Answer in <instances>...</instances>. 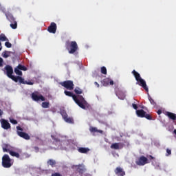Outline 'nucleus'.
<instances>
[{
  "label": "nucleus",
  "mask_w": 176,
  "mask_h": 176,
  "mask_svg": "<svg viewBox=\"0 0 176 176\" xmlns=\"http://www.w3.org/2000/svg\"><path fill=\"white\" fill-rule=\"evenodd\" d=\"M13 166V162H12V159L9 157V155L5 154L2 157V166L4 168H10Z\"/></svg>",
  "instance_id": "4"
},
{
  "label": "nucleus",
  "mask_w": 176,
  "mask_h": 176,
  "mask_svg": "<svg viewBox=\"0 0 176 176\" xmlns=\"http://www.w3.org/2000/svg\"><path fill=\"white\" fill-rule=\"evenodd\" d=\"M2 149H3V152H10V146H9V144H2Z\"/></svg>",
  "instance_id": "21"
},
{
  "label": "nucleus",
  "mask_w": 176,
  "mask_h": 176,
  "mask_svg": "<svg viewBox=\"0 0 176 176\" xmlns=\"http://www.w3.org/2000/svg\"><path fill=\"white\" fill-rule=\"evenodd\" d=\"M5 14L8 21L11 23L10 27H11L12 30H16V28H17V21H16V19L13 16V14L10 12H6Z\"/></svg>",
  "instance_id": "5"
},
{
  "label": "nucleus",
  "mask_w": 176,
  "mask_h": 176,
  "mask_svg": "<svg viewBox=\"0 0 176 176\" xmlns=\"http://www.w3.org/2000/svg\"><path fill=\"white\" fill-rule=\"evenodd\" d=\"M14 72L16 75H19V76H23V72L21 70H19V69L18 67H16L14 69Z\"/></svg>",
  "instance_id": "28"
},
{
  "label": "nucleus",
  "mask_w": 176,
  "mask_h": 176,
  "mask_svg": "<svg viewBox=\"0 0 176 176\" xmlns=\"http://www.w3.org/2000/svg\"><path fill=\"white\" fill-rule=\"evenodd\" d=\"M10 79H12V80H14V82H16V83H17V82H19V79L20 78V76H13V74L9 77Z\"/></svg>",
  "instance_id": "29"
},
{
  "label": "nucleus",
  "mask_w": 176,
  "mask_h": 176,
  "mask_svg": "<svg viewBox=\"0 0 176 176\" xmlns=\"http://www.w3.org/2000/svg\"><path fill=\"white\" fill-rule=\"evenodd\" d=\"M89 130H90L91 133H100V134H102V133H104V131L102 130H98V129H97L96 127H94V126H91L89 128Z\"/></svg>",
  "instance_id": "22"
},
{
  "label": "nucleus",
  "mask_w": 176,
  "mask_h": 176,
  "mask_svg": "<svg viewBox=\"0 0 176 176\" xmlns=\"http://www.w3.org/2000/svg\"><path fill=\"white\" fill-rule=\"evenodd\" d=\"M2 57H3L4 58H8V57H10V52H9V51H4L2 53Z\"/></svg>",
  "instance_id": "25"
},
{
  "label": "nucleus",
  "mask_w": 176,
  "mask_h": 176,
  "mask_svg": "<svg viewBox=\"0 0 176 176\" xmlns=\"http://www.w3.org/2000/svg\"><path fill=\"white\" fill-rule=\"evenodd\" d=\"M0 41L1 42H9V38L3 34H0Z\"/></svg>",
  "instance_id": "23"
},
{
  "label": "nucleus",
  "mask_w": 176,
  "mask_h": 176,
  "mask_svg": "<svg viewBox=\"0 0 176 176\" xmlns=\"http://www.w3.org/2000/svg\"><path fill=\"white\" fill-rule=\"evenodd\" d=\"M51 138H52V140H54V141H55V142H60V139L58 138H56V136L52 135Z\"/></svg>",
  "instance_id": "36"
},
{
  "label": "nucleus",
  "mask_w": 176,
  "mask_h": 176,
  "mask_svg": "<svg viewBox=\"0 0 176 176\" xmlns=\"http://www.w3.org/2000/svg\"><path fill=\"white\" fill-rule=\"evenodd\" d=\"M132 74H133V76L135 77V80L137 81V85H138L139 86H141V87L144 89V90H146L147 92L149 91V89L148 88V86L146 85V82L145 81V80H144V79H142V78H141V75L140 74V73H138L135 70H133Z\"/></svg>",
  "instance_id": "2"
},
{
  "label": "nucleus",
  "mask_w": 176,
  "mask_h": 176,
  "mask_svg": "<svg viewBox=\"0 0 176 176\" xmlns=\"http://www.w3.org/2000/svg\"><path fill=\"white\" fill-rule=\"evenodd\" d=\"M34 149L36 151V152H39V147L35 146Z\"/></svg>",
  "instance_id": "47"
},
{
  "label": "nucleus",
  "mask_w": 176,
  "mask_h": 176,
  "mask_svg": "<svg viewBox=\"0 0 176 176\" xmlns=\"http://www.w3.org/2000/svg\"><path fill=\"white\" fill-rule=\"evenodd\" d=\"M132 107L133 108V109H138V106H137V104H132Z\"/></svg>",
  "instance_id": "43"
},
{
  "label": "nucleus",
  "mask_w": 176,
  "mask_h": 176,
  "mask_svg": "<svg viewBox=\"0 0 176 176\" xmlns=\"http://www.w3.org/2000/svg\"><path fill=\"white\" fill-rule=\"evenodd\" d=\"M47 31L50 34H54L57 31V25L54 22H52L50 25L47 28Z\"/></svg>",
  "instance_id": "11"
},
{
  "label": "nucleus",
  "mask_w": 176,
  "mask_h": 176,
  "mask_svg": "<svg viewBox=\"0 0 176 176\" xmlns=\"http://www.w3.org/2000/svg\"><path fill=\"white\" fill-rule=\"evenodd\" d=\"M52 176H62V175H61V174H60L58 173H55L52 174Z\"/></svg>",
  "instance_id": "44"
},
{
  "label": "nucleus",
  "mask_w": 176,
  "mask_h": 176,
  "mask_svg": "<svg viewBox=\"0 0 176 176\" xmlns=\"http://www.w3.org/2000/svg\"><path fill=\"white\" fill-rule=\"evenodd\" d=\"M50 103L49 102H43L41 104L42 108H49Z\"/></svg>",
  "instance_id": "31"
},
{
  "label": "nucleus",
  "mask_w": 176,
  "mask_h": 176,
  "mask_svg": "<svg viewBox=\"0 0 176 176\" xmlns=\"http://www.w3.org/2000/svg\"><path fill=\"white\" fill-rule=\"evenodd\" d=\"M6 71V75L8 78L11 77L13 75V67L10 65H6L5 67Z\"/></svg>",
  "instance_id": "17"
},
{
  "label": "nucleus",
  "mask_w": 176,
  "mask_h": 176,
  "mask_svg": "<svg viewBox=\"0 0 176 176\" xmlns=\"http://www.w3.org/2000/svg\"><path fill=\"white\" fill-rule=\"evenodd\" d=\"M65 96H67V97H72L74 101L80 107V108H82V109H86V107H87V102L86 100H85V98H83L82 96H76L74 94V93L65 90L64 91Z\"/></svg>",
  "instance_id": "1"
},
{
  "label": "nucleus",
  "mask_w": 176,
  "mask_h": 176,
  "mask_svg": "<svg viewBox=\"0 0 176 176\" xmlns=\"http://www.w3.org/2000/svg\"><path fill=\"white\" fill-rule=\"evenodd\" d=\"M148 163V158L145 156L140 157L138 161H136V164L138 166H145Z\"/></svg>",
  "instance_id": "10"
},
{
  "label": "nucleus",
  "mask_w": 176,
  "mask_h": 176,
  "mask_svg": "<svg viewBox=\"0 0 176 176\" xmlns=\"http://www.w3.org/2000/svg\"><path fill=\"white\" fill-rule=\"evenodd\" d=\"M166 156H169V155H171V150L170 149H168L167 148L166 149Z\"/></svg>",
  "instance_id": "41"
},
{
  "label": "nucleus",
  "mask_w": 176,
  "mask_h": 176,
  "mask_svg": "<svg viewBox=\"0 0 176 176\" xmlns=\"http://www.w3.org/2000/svg\"><path fill=\"white\" fill-rule=\"evenodd\" d=\"M9 153L11 156H13L14 157H17L19 159V157H20V154L19 153L14 152V151H9Z\"/></svg>",
  "instance_id": "26"
},
{
  "label": "nucleus",
  "mask_w": 176,
  "mask_h": 176,
  "mask_svg": "<svg viewBox=\"0 0 176 176\" xmlns=\"http://www.w3.org/2000/svg\"><path fill=\"white\" fill-rule=\"evenodd\" d=\"M17 135L21 137V138H23V140H30L31 137H30V135L25 132H23V128H21L20 126H16Z\"/></svg>",
  "instance_id": "8"
},
{
  "label": "nucleus",
  "mask_w": 176,
  "mask_h": 176,
  "mask_svg": "<svg viewBox=\"0 0 176 176\" xmlns=\"http://www.w3.org/2000/svg\"><path fill=\"white\" fill-rule=\"evenodd\" d=\"M116 94L120 100H124L126 98V92H124L119 89H117L116 90Z\"/></svg>",
  "instance_id": "12"
},
{
  "label": "nucleus",
  "mask_w": 176,
  "mask_h": 176,
  "mask_svg": "<svg viewBox=\"0 0 176 176\" xmlns=\"http://www.w3.org/2000/svg\"><path fill=\"white\" fill-rule=\"evenodd\" d=\"M18 82H19V83H22L23 85H25V80H24V78H22L20 76H19V78L18 80Z\"/></svg>",
  "instance_id": "37"
},
{
  "label": "nucleus",
  "mask_w": 176,
  "mask_h": 176,
  "mask_svg": "<svg viewBox=\"0 0 176 176\" xmlns=\"http://www.w3.org/2000/svg\"><path fill=\"white\" fill-rule=\"evenodd\" d=\"M31 98H32V100H33V101H36L37 102L38 101H45L46 100L44 98V96H42V94H39V92L38 91H34L32 93Z\"/></svg>",
  "instance_id": "6"
},
{
  "label": "nucleus",
  "mask_w": 176,
  "mask_h": 176,
  "mask_svg": "<svg viewBox=\"0 0 176 176\" xmlns=\"http://www.w3.org/2000/svg\"><path fill=\"white\" fill-rule=\"evenodd\" d=\"M18 69L21 70V71H27V69H28L25 66L22 65H19L17 66Z\"/></svg>",
  "instance_id": "27"
},
{
  "label": "nucleus",
  "mask_w": 176,
  "mask_h": 176,
  "mask_svg": "<svg viewBox=\"0 0 176 176\" xmlns=\"http://www.w3.org/2000/svg\"><path fill=\"white\" fill-rule=\"evenodd\" d=\"M114 173H115L116 175H118V176L126 175V172L124 171V170H123V168L120 166L117 167L114 170Z\"/></svg>",
  "instance_id": "13"
},
{
  "label": "nucleus",
  "mask_w": 176,
  "mask_h": 176,
  "mask_svg": "<svg viewBox=\"0 0 176 176\" xmlns=\"http://www.w3.org/2000/svg\"><path fill=\"white\" fill-rule=\"evenodd\" d=\"M74 93H76V94H78V96H80V94H82V93H83V91L79 88V87H76L74 89Z\"/></svg>",
  "instance_id": "24"
},
{
  "label": "nucleus",
  "mask_w": 176,
  "mask_h": 176,
  "mask_svg": "<svg viewBox=\"0 0 176 176\" xmlns=\"http://www.w3.org/2000/svg\"><path fill=\"white\" fill-rule=\"evenodd\" d=\"M60 114L65 122H66V123L74 124V118H72V117H68V114H67V111H65V110H62L60 111Z\"/></svg>",
  "instance_id": "9"
},
{
  "label": "nucleus",
  "mask_w": 176,
  "mask_h": 176,
  "mask_svg": "<svg viewBox=\"0 0 176 176\" xmlns=\"http://www.w3.org/2000/svg\"><path fill=\"white\" fill-rule=\"evenodd\" d=\"M147 120H152V116L150 114L145 113L144 117Z\"/></svg>",
  "instance_id": "34"
},
{
  "label": "nucleus",
  "mask_w": 176,
  "mask_h": 176,
  "mask_svg": "<svg viewBox=\"0 0 176 176\" xmlns=\"http://www.w3.org/2000/svg\"><path fill=\"white\" fill-rule=\"evenodd\" d=\"M47 164H50V166H52V167H53V166H55L56 164V161L54 160H49L47 161Z\"/></svg>",
  "instance_id": "32"
},
{
  "label": "nucleus",
  "mask_w": 176,
  "mask_h": 176,
  "mask_svg": "<svg viewBox=\"0 0 176 176\" xmlns=\"http://www.w3.org/2000/svg\"><path fill=\"white\" fill-rule=\"evenodd\" d=\"M157 115H162V110H158L157 111Z\"/></svg>",
  "instance_id": "46"
},
{
  "label": "nucleus",
  "mask_w": 176,
  "mask_h": 176,
  "mask_svg": "<svg viewBox=\"0 0 176 176\" xmlns=\"http://www.w3.org/2000/svg\"><path fill=\"white\" fill-rule=\"evenodd\" d=\"M124 146V144L123 143H113L111 146L110 148L111 149H122Z\"/></svg>",
  "instance_id": "16"
},
{
  "label": "nucleus",
  "mask_w": 176,
  "mask_h": 176,
  "mask_svg": "<svg viewBox=\"0 0 176 176\" xmlns=\"http://www.w3.org/2000/svg\"><path fill=\"white\" fill-rule=\"evenodd\" d=\"M94 85H95V86H97V87H100V84H98V82H95Z\"/></svg>",
  "instance_id": "45"
},
{
  "label": "nucleus",
  "mask_w": 176,
  "mask_h": 176,
  "mask_svg": "<svg viewBox=\"0 0 176 176\" xmlns=\"http://www.w3.org/2000/svg\"><path fill=\"white\" fill-rule=\"evenodd\" d=\"M1 50H2V43H1V42H0V52H1Z\"/></svg>",
  "instance_id": "49"
},
{
  "label": "nucleus",
  "mask_w": 176,
  "mask_h": 176,
  "mask_svg": "<svg viewBox=\"0 0 176 176\" xmlns=\"http://www.w3.org/2000/svg\"><path fill=\"white\" fill-rule=\"evenodd\" d=\"M59 84L61 85L63 87H65V89L70 91L74 90V87L75 86V85H74V81L72 80L60 82Z\"/></svg>",
  "instance_id": "7"
},
{
  "label": "nucleus",
  "mask_w": 176,
  "mask_h": 176,
  "mask_svg": "<svg viewBox=\"0 0 176 176\" xmlns=\"http://www.w3.org/2000/svg\"><path fill=\"white\" fill-rule=\"evenodd\" d=\"M166 116H168L169 119L171 120L175 121L176 120V114L174 113H171L170 111H166L165 113Z\"/></svg>",
  "instance_id": "18"
},
{
  "label": "nucleus",
  "mask_w": 176,
  "mask_h": 176,
  "mask_svg": "<svg viewBox=\"0 0 176 176\" xmlns=\"http://www.w3.org/2000/svg\"><path fill=\"white\" fill-rule=\"evenodd\" d=\"M78 152H79V153H88V152H90V148L86 147H80L78 148Z\"/></svg>",
  "instance_id": "19"
},
{
  "label": "nucleus",
  "mask_w": 176,
  "mask_h": 176,
  "mask_svg": "<svg viewBox=\"0 0 176 176\" xmlns=\"http://www.w3.org/2000/svg\"><path fill=\"white\" fill-rule=\"evenodd\" d=\"M101 74H103V75H107V67L104 66L101 67Z\"/></svg>",
  "instance_id": "35"
},
{
  "label": "nucleus",
  "mask_w": 176,
  "mask_h": 176,
  "mask_svg": "<svg viewBox=\"0 0 176 176\" xmlns=\"http://www.w3.org/2000/svg\"><path fill=\"white\" fill-rule=\"evenodd\" d=\"M1 127L2 129H4V130H9V129H10V124L9 123V122H8V120L5 119H1Z\"/></svg>",
  "instance_id": "15"
},
{
  "label": "nucleus",
  "mask_w": 176,
  "mask_h": 176,
  "mask_svg": "<svg viewBox=\"0 0 176 176\" xmlns=\"http://www.w3.org/2000/svg\"><path fill=\"white\" fill-rule=\"evenodd\" d=\"M65 46L69 54H74V53H76V52H78V47L76 41H67L65 43Z\"/></svg>",
  "instance_id": "3"
},
{
  "label": "nucleus",
  "mask_w": 176,
  "mask_h": 176,
  "mask_svg": "<svg viewBox=\"0 0 176 176\" xmlns=\"http://www.w3.org/2000/svg\"><path fill=\"white\" fill-rule=\"evenodd\" d=\"M148 100L151 105H153V107H156V102H155V100H153L151 96H148Z\"/></svg>",
  "instance_id": "33"
},
{
  "label": "nucleus",
  "mask_w": 176,
  "mask_h": 176,
  "mask_svg": "<svg viewBox=\"0 0 176 176\" xmlns=\"http://www.w3.org/2000/svg\"><path fill=\"white\" fill-rule=\"evenodd\" d=\"M10 123H12V124H17V120H14V119H13V118H12V119H10Z\"/></svg>",
  "instance_id": "39"
},
{
  "label": "nucleus",
  "mask_w": 176,
  "mask_h": 176,
  "mask_svg": "<svg viewBox=\"0 0 176 176\" xmlns=\"http://www.w3.org/2000/svg\"><path fill=\"white\" fill-rule=\"evenodd\" d=\"M10 79H12V80H14V82H16V83H17V82H19V79L20 78V76H13V74L9 77Z\"/></svg>",
  "instance_id": "30"
},
{
  "label": "nucleus",
  "mask_w": 176,
  "mask_h": 176,
  "mask_svg": "<svg viewBox=\"0 0 176 176\" xmlns=\"http://www.w3.org/2000/svg\"><path fill=\"white\" fill-rule=\"evenodd\" d=\"M3 115V111L0 109V116H2Z\"/></svg>",
  "instance_id": "48"
},
{
  "label": "nucleus",
  "mask_w": 176,
  "mask_h": 176,
  "mask_svg": "<svg viewBox=\"0 0 176 176\" xmlns=\"http://www.w3.org/2000/svg\"><path fill=\"white\" fill-rule=\"evenodd\" d=\"M25 85H29L30 86H32V85H34V82H32V81H25Z\"/></svg>",
  "instance_id": "40"
},
{
  "label": "nucleus",
  "mask_w": 176,
  "mask_h": 176,
  "mask_svg": "<svg viewBox=\"0 0 176 176\" xmlns=\"http://www.w3.org/2000/svg\"><path fill=\"white\" fill-rule=\"evenodd\" d=\"M0 67H3V59L0 57Z\"/></svg>",
  "instance_id": "42"
},
{
  "label": "nucleus",
  "mask_w": 176,
  "mask_h": 176,
  "mask_svg": "<svg viewBox=\"0 0 176 176\" xmlns=\"http://www.w3.org/2000/svg\"><path fill=\"white\" fill-rule=\"evenodd\" d=\"M101 83L102 86H104V87L109 86V85H111V86H113V80H111V78H106L103 79L101 81Z\"/></svg>",
  "instance_id": "14"
},
{
  "label": "nucleus",
  "mask_w": 176,
  "mask_h": 176,
  "mask_svg": "<svg viewBox=\"0 0 176 176\" xmlns=\"http://www.w3.org/2000/svg\"><path fill=\"white\" fill-rule=\"evenodd\" d=\"M146 112L144 109L137 110L136 114L139 118H144Z\"/></svg>",
  "instance_id": "20"
},
{
  "label": "nucleus",
  "mask_w": 176,
  "mask_h": 176,
  "mask_svg": "<svg viewBox=\"0 0 176 176\" xmlns=\"http://www.w3.org/2000/svg\"><path fill=\"white\" fill-rule=\"evenodd\" d=\"M5 46L10 49L12 47V43H10L9 41H7L5 43Z\"/></svg>",
  "instance_id": "38"
}]
</instances>
